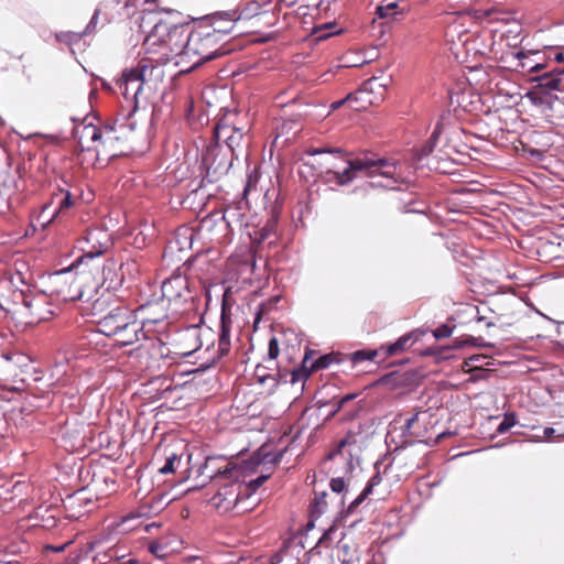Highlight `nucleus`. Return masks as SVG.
Here are the masks:
<instances>
[{
  "label": "nucleus",
  "instance_id": "46",
  "mask_svg": "<svg viewBox=\"0 0 564 564\" xmlns=\"http://www.w3.org/2000/svg\"><path fill=\"white\" fill-rule=\"evenodd\" d=\"M280 346L279 339L275 336H272L268 343V357L270 360H274L279 357Z\"/></svg>",
  "mask_w": 564,
  "mask_h": 564
},
{
  "label": "nucleus",
  "instance_id": "27",
  "mask_svg": "<svg viewBox=\"0 0 564 564\" xmlns=\"http://www.w3.org/2000/svg\"><path fill=\"white\" fill-rule=\"evenodd\" d=\"M204 23L206 21H214V24L225 22L227 23V26H214L215 29H230V32L234 30V26L236 22L239 21L238 19V10H227V11H216L209 15H206L204 19H202Z\"/></svg>",
  "mask_w": 564,
  "mask_h": 564
},
{
  "label": "nucleus",
  "instance_id": "32",
  "mask_svg": "<svg viewBox=\"0 0 564 564\" xmlns=\"http://www.w3.org/2000/svg\"><path fill=\"white\" fill-rule=\"evenodd\" d=\"M235 129L236 126L229 122L227 118L220 119L214 126V141L212 143L225 144Z\"/></svg>",
  "mask_w": 564,
  "mask_h": 564
},
{
  "label": "nucleus",
  "instance_id": "47",
  "mask_svg": "<svg viewBox=\"0 0 564 564\" xmlns=\"http://www.w3.org/2000/svg\"><path fill=\"white\" fill-rule=\"evenodd\" d=\"M99 14H100V10L96 9L95 12L93 13L88 24L86 25V28L82 32L84 36L85 35H89V34L95 32L96 25L98 23Z\"/></svg>",
  "mask_w": 564,
  "mask_h": 564
},
{
  "label": "nucleus",
  "instance_id": "58",
  "mask_svg": "<svg viewBox=\"0 0 564 564\" xmlns=\"http://www.w3.org/2000/svg\"><path fill=\"white\" fill-rule=\"evenodd\" d=\"M551 53H554L553 59L555 62L561 63V62L564 61V54L562 52H558V51H555V50L551 48Z\"/></svg>",
  "mask_w": 564,
  "mask_h": 564
},
{
  "label": "nucleus",
  "instance_id": "54",
  "mask_svg": "<svg viewBox=\"0 0 564 564\" xmlns=\"http://www.w3.org/2000/svg\"><path fill=\"white\" fill-rule=\"evenodd\" d=\"M376 17L379 19H386L390 15L384 6L380 4L376 8Z\"/></svg>",
  "mask_w": 564,
  "mask_h": 564
},
{
  "label": "nucleus",
  "instance_id": "50",
  "mask_svg": "<svg viewBox=\"0 0 564 564\" xmlns=\"http://www.w3.org/2000/svg\"><path fill=\"white\" fill-rule=\"evenodd\" d=\"M308 156H316L321 154H341V150L338 148L334 149H311L306 151Z\"/></svg>",
  "mask_w": 564,
  "mask_h": 564
},
{
  "label": "nucleus",
  "instance_id": "35",
  "mask_svg": "<svg viewBox=\"0 0 564 564\" xmlns=\"http://www.w3.org/2000/svg\"><path fill=\"white\" fill-rule=\"evenodd\" d=\"M381 482L379 473L375 474L368 481L362 492L356 497L348 506V512H352L372 492V489Z\"/></svg>",
  "mask_w": 564,
  "mask_h": 564
},
{
  "label": "nucleus",
  "instance_id": "44",
  "mask_svg": "<svg viewBox=\"0 0 564 564\" xmlns=\"http://www.w3.org/2000/svg\"><path fill=\"white\" fill-rule=\"evenodd\" d=\"M357 397H358L357 393H349V394H347L345 397H341L339 402H338V409L346 410V415L347 416H354L355 415V410L354 409H348V405Z\"/></svg>",
  "mask_w": 564,
  "mask_h": 564
},
{
  "label": "nucleus",
  "instance_id": "31",
  "mask_svg": "<svg viewBox=\"0 0 564 564\" xmlns=\"http://www.w3.org/2000/svg\"><path fill=\"white\" fill-rule=\"evenodd\" d=\"M15 191V182L13 178H4L0 182V214H4L11 208V196Z\"/></svg>",
  "mask_w": 564,
  "mask_h": 564
},
{
  "label": "nucleus",
  "instance_id": "17",
  "mask_svg": "<svg viewBox=\"0 0 564 564\" xmlns=\"http://www.w3.org/2000/svg\"><path fill=\"white\" fill-rule=\"evenodd\" d=\"M98 128L99 133L101 134L100 145L104 148V150L111 152V155H117L122 153V150H118L116 148V143L121 141L128 128L131 130L133 129V126H128L124 122L118 124V120H113L105 122Z\"/></svg>",
  "mask_w": 564,
  "mask_h": 564
},
{
  "label": "nucleus",
  "instance_id": "30",
  "mask_svg": "<svg viewBox=\"0 0 564 564\" xmlns=\"http://www.w3.org/2000/svg\"><path fill=\"white\" fill-rule=\"evenodd\" d=\"M101 134L99 133V128L96 124L88 123L85 124L80 131V135L78 138V144L82 147V150H93V148L86 143L98 142L100 144Z\"/></svg>",
  "mask_w": 564,
  "mask_h": 564
},
{
  "label": "nucleus",
  "instance_id": "62",
  "mask_svg": "<svg viewBox=\"0 0 564 564\" xmlns=\"http://www.w3.org/2000/svg\"><path fill=\"white\" fill-rule=\"evenodd\" d=\"M282 561V555L280 553H276L271 556L270 564H279Z\"/></svg>",
  "mask_w": 564,
  "mask_h": 564
},
{
  "label": "nucleus",
  "instance_id": "14",
  "mask_svg": "<svg viewBox=\"0 0 564 564\" xmlns=\"http://www.w3.org/2000/svg\"><path fill=\"white\" fill-rule=\"evenodd\" d=\"M199 471L202 475L214 480L239 479L241 476L240 468L223 456L207 457Z\"/></svg>",
  "mask_w": 564,
  "mask_h": 564
},
{
  "label": "nucleus",
  "instance_id": "42",
  "mask_svg": "<svg viewBox=\"0 0 564 564\" xmlns=\"http://www.w3.org/2000/svg\"><path fill=\"white\" fill-rule=\"evenodd\" d=\"M455 326L444 323L432 330L433 337L437 340L448 338L452 336Z\"/></svg>",
  "mask_w": 564,
  "mask_h": 564
},
{
  "label": "nucleus",
  "instance_id": "56",
  "mask_svg": "<svg viewBox=\"0 0 564 564\" xmlns=\"http://www.w3.org/2000/svg\"><path fill=\"white\" fill-rule=\"evenodd\" d=\"M142 514L143 513L141 512H131L122 519V524L127 523L130 520L139 519Z\"/></svg>",
  "mask_w": 564,
  "mask_h": 564
},
{
  "label": "nucleus",
  "instance_id": "24",
  "mask_svg": "<svg viewBox=\"0 0 564 564\" xmlns=\"http://www.w3.org/2000/svg\"><path fill=\"white\" fill-rule=\"evenodd\" d=\"M377 357L376 350L359 349L352 352L347 359H343V362H338L341 366V372L346 373L348 370L354 369L361 362H369L376 366L375 358Z\"/></svg>",
  "mask_w": 564,
  "mask_h": 564
},
{
  "label": "nucleus",
  "instance_id": "5",
  "mask_svg": "<svg viewBox=\"0 0 564 564\" xmlns=\"http://www.w3.org/2000/svg\"><path fill=\"white\" fill-rule=\"evenodd\" d=\"M441 134L442 123L437 122L430 137L421 145L411 150L410 161L414 169L426 167L430 171L445 172L442 164H445L449 156L445 150L436 148Z\"/></svg>",
  "mask_w": 564,
  "mask_h": 564
},
{
  "label": "nucleus",
  "instance_id": "15",
  "mask_svg": "<svg viewBox=\"0 0 564 564\" xmlns=\"http://www.w3.org/2000/svg\"><path fill=\"white\" fill-rule=\"evenodd\" d=\"M135 270L134 262H127L118 264L113 259H108L102 265V281L100 288L105 291H118L124 281V270Z\"/></svg>",
  "mask_w": 564,
  "mask_h": 564
},
{
  "label": "nucleus",
  "instance_id": "1",
  "mask_svg": "<svg viewBox=\"0 0 564 564\" xmlns=\"http://www.w3.org/2000/svg\"><path fill=\"white\" fill-rule=\"evenodd\" d=\"M248 208L247 199L234 200L224 209H216L204 216L199 221V230L212 242L228 246L238 231L242 232L248 228Z\"/></svg>",
  "mask_w": 564,
  "mask_h": 564
},
{
  "label": "nucleus",
  "instance_id": "49",
  "mask_svg": "<svg viewBox=\"0 0 564 564\" xmlns=\"http://www.w3.org/2000/svg\"><path fill=\"white\" fill-rule=\"evenodd\" d=\"M346 481L341 477L332 478L329 482L330 489L336 494H341L346 489Z\"/></svg>",
  "mask_w": 564,
  "mask_h": 564
},
{
  "label": "nucleus",
  "instance_id": "39",
  "mask_svg": "<svg viewBox=\"0 0 564 564\" xmlns=\"http://www.w3.org/2000/svg\"><path fill=\"white\" fill-rule=\"evenodd\" d=\"M82 32H73V31H61L55 34V39L63 44L74 45L77 44L83 39Z\"/></svg>",
  "mask_w": 564,
  "mask_h": 564
},
{
  "label": "nucleus",
  "instance_id": "13",
  "mask_svg": "<svg viewBox=\"0 0 564 564\" xmlns=\"http://www.w3.org/2000/svg\"><path fill=\"white\" fill-rule=\"evenodd\" d=\"M268 219L264 225L253 228L252 231H247L248 237L252 243H273L278 238V225L281 214V205L274 200L267 207Z\"/></svg>",
  "mask_w": 564,
  "mask_h": 564
},
{
  "label": "nucleus",
  "instance_id": "29",
  "mask_svg": "<svg viewBox=\"0 0 564 564\" xmlns=\"http://www.w3.org/2000/svg\"><path fill=\"white\" fill-rule=\"evenodd\" d=\"M121 339L119 341L120 346H131L134 343L139 341L141 337H144L143 327L135 321V318L131 322L130 325L126 329L121 332Z\"/></svg>",
  "mask_w": 564,
  "mask_h": 564
},
{
  "label": "nucleus",
  "instance_id": "57",
  "mask_svg": "<svg viewBox=\"0 0 564 564\" xmlns=\"http://www.w3.org/2000/svg\"><path fill=\"white\" fill-rule=\"evenodd\" d=\"M485 359H487V356L485 355H473L468 358L467 365H469V362H478Z\"/></svg>",
  "mask_w": 564,
  "mask_h": 564
},
{
  "label": "nucleus",
  "instance_id": "48",
  "mask_svg": "<svg viewBox=\"0 0 564 564\" xmlns=\"http://www.w3.org/2000/svg\"><path fill=\"white\" fill-rule=\"evenodd\" d=\"M258 183V175L256 172L249 173L247 175V182L242 191V197L243 199H247V194L251 191L252 187H254Z\"/></svg>",
  "mask_w": 564,
  "mask_h": 564
},
{
  "label": "nucleus",
  "instance_id": "40",
  "mask_svg": "<svg viewBox=\"0 0 564 564\" xmlns=\"http://www.w3.org/2000/svg\"><path fill=\"white\" fill-rule=\"evenodd\" d=\"M178 464H180V456L176 453L171 452V453L166 454L165 462H164L163 466H161L159 468V473L162 475L172 474L175 471L176 465H178Z\"/></svg>",
  "mask_w": 564,
  "mask_h": 564
},
{
  "label": "nucleus",
  "instance_id": "28",
  "mask_svg": "<svg viewBox=\"0 0 564 564\" xmlns=\"http://www.w3.org/2000/svg\"><path fill=\"white\" fill-rule=\"evenodd\" d=\"M149 69H153L150 64L145 62H139L137 66L127 68L122 72V77L119 84H126L128 80L144 84L145 74Z\"/></svg>",
  "mask_w": 564,
  "mask_h": 564
},
{
  "label": "nucleus",
  "instance_id": "22",
  "mask_svg": "<svg viewBox=\"0 0 564 564\" xmlns=\"http://www.w3.org/2000/svg\"><path fill=\"white\" fill-rule=\"evenodd\" d=\"M360 448L359 442L357 440V435L354 433H348L337 445L336 449L329 454V458L333 459L336 456H341L343 458L348 457V466L351 468V458L354 454Z\"/></svg>",
  "mask_w": 564,
  "mask_h": 564
},
{
  "label": "nucleus",
  "instance_id": "16",
  "mask_svg": "<svg viewBox=\"0 0 564 564\" xmlns=\"http://www.w3.org/2000/svg\"><path fill=\"white\" fill-rule=\"evenodd\" d=\"M83 192L78 186L70 184L65 177H61L57 183L56 191L51 194V202L61 214L63 210L75 205L80 198Z\"/></svg>",
  "mask_w": 564,
  "mask_h": 564
},
{
  "label": "nucleus",
  "instance_id": "53",
  "mask_svg": "<svg viewBox=\"0 0 564 564\" xmlns=\"http://www.w3.org/2000/svg\"><path fill=\"white\" fill-rule=\"evenodd\" d=\"M386 9L388 10V12H392V15H393V21H397L398 20V15H402L405 13V10L402 9L400 11H395V9L398 8V2H390L388 3L387 6H384Z\"/></svg>",
  "mask_w": 564,
  "mask_h": 564
},
{
  "label": "nucleus",
  "instance_id": "26",
  "mask_svg": "<svg viewBox=\"0 0 564 564\" xmlns=\"http://www.w3.org/2000/svg\"><path fill=\"white\" fill-rule=\"evenodd\" d=\"M425 203L419 200L412 193L403 194L398 198V210L404 214L425 215Z\"/></svg>",
  "mask_w": 564,
  "mask_h": 564
},
{
  "label": "nucleus",
  "instance_id": "36",
  "mask_svg": "<svg viewBox=\"0 0 564 564\" xmlns=\"http://www.w3.org/2000/svg\"><path fill=\"white\" fill-rule=\"evenodd\" d=\"M58 212L56 210V208L54 207V205L52 204V202H47L45 203L42 207H41V210L39 212L37 216H36V223L42 227V228H45L46 226H48L57 216H58Z\"/></svg>",
  "mask_w": 564,
  "mask_h": 564
},
{
  "label": "nucleus",
  "instance_id": "37",
  "mask_svg": "<svg viewBox=\"0 0 564 564\" xmlns=\"http://www.w3.org/2000/svg\"><path fill=\"white\" fill-rule=\"evenodd\" d=\"M237 10L239 20H250L262 12V8L254 0L247 1L237 8Z\"/></svg>",
  "mask_w": 564,
  "mask_h": 564
},
{
  "label": "nucleus",
  "instance_id": "38",
  "mask_svg": "<svg viewBox=\"0 0 564 564\" xmlns=\"http://www.w3.org/2000/svg\"><path fill=\"white\" fill-rule=\"evenodd\" d=\"M245 133L246 132L242 128L236 127L234 133L230 134V138L227 140V142L225 144L220 143V147H227L231 151L232 155L237 158L238 155L236 154V150L240 147Z\"/></svg>",
  "mask_w": 564,
  "mask_h": 564
},
{
  "label": "nucleus",
  "instance_id": "7",
  "mask_svg": "<svg viewBox=\"0 0 564 564\" xmlns=\"http://www.w3.org/2000/svg\"><path fill=\"white\" fill-rule=\"evenodd\" d=\"M562 75H564V67H554L549 72L532 77L531 80L535 85L527 93V97L533 105L551 109L554 101L558 99L553 95V91H562L564 89Z\"/></svg>",
  "mask_w": 564,
  "mask_h": 564
},
{
  "label": "nucleus",
  "instance_id": "12",
  "mask_svg": "<svg viewBox=\"0 0 564 564\" xmlns=\"http://www.w3.org/2000/svg\"><path fill=\"white\" fill-rule=\"evenodd\" d=\"M231 323L232 319L230 310L227 306L226 300H224L221 304L219 321L218 347L215 351H213L212 357L206 359V361L200 365L202 369H207L214 366L217 361H219L224 356H226L230 351Z\"/></svg>",
  "mask_w": 564,
  "mask_h": 564
},
{
  "label": "nucleus",
  "instance_id": "19",
  "mask_svg": "<svg viewBox=\"0 0 564 564\" xmlns=\"http://www.w3.org/2000/svg\"><path fill=\"white\" fill-rule=\"evenodd\" d=\"M477 346V347H494V344L485 341L481 337L466 336L465 338H455L451 346L442 347V348H433L427 347L424 351V356H435L440 358H447L448 356L444 355L445 351L451 349H459L464 346Z\"/></svg>",
  "mask_w": 564,
  "mask_h": 564
},
{
  "label": "nucleus",
  "instance_id": "3",
  "mask_svg": "<svg viewBox=\"0 0 564 564\" xmlns=\"http://www.w3.org/2000/svg\"><path fill=\"white\" fill-rule=\"evenodd\" d=\"M235 156L227 147L220 143H209L202 153L200 169L204 172L200 181L195 184L191 182V192L180 200L183 208H193L198 191L207 184H213L227 175L232 166Z\"/></svg>",
  "mask_w": 564,
  "mask_h": 564
},
{
  "label": "nucleus",
  "instance_id": "9",
  "mask_svg": "<svg viewBox=\"0 0 564 564\" xmlns=\"http://www.w3.org/2000/svg\"><path fill=\"white\" fill-rule=\"evenodd\" d=\"M84 246L82 247L83 254L78 257L70 267L66 269H62L55 274H64L73 271L75 268H78L83 263L87 261H91L100 256H102L111 246L110 235L107 230L95 228L91 230H87L85 237L83 238Z\"/></svg>",
  "mask_w": 564,
  "mask_h": 564
},
{
  "label": "nucleus",
  "instance_id": "2",
  "mask_svg": "<svg viewBox=\"0 0 564 564\" xmlns=\"http://www.w3.org/2000/svg\"><path fill=\"white\" fill-rule=\"evenodd\" d=\"M230 34V29H215L213 25H205L203 21L193 26L192 32L183 35L182 43L177 46L187 57L198 56L194 66L215 59L229 53L221 43Z\"/></svg>",
  "mask_w": 564,
  "mask_h": 564
},
{
  "label": "nucleus",
  "instance_id": "33",
  "mask_svg": "<svg viewBox=\"0 0 564 564\" xmlns=\"http://www.w3.org/2000/svg\"><path fill=\"white\" fill-rule=\"evenodd\" d=\"M377 79H378L377 77H372V78L364 82L360 90H358L357 93L348 94L345 98L336 100V101H333L330 104V110H336V109L340 108L343 105H345L346 102L357 101L358 100V94H364V93L372 91L373 85L377 83Z\"/></svg>",
  "mask_w": 564,
  "mask_h": 564
},
{
  "label": "nucleus",
  "instance_id": "52",
  "mask_svg": "<svg viewBox=\"0 0 564 564\" xmlns=\"http://www.w3.org/2000/svg\"><path fill=\"white\" fill-rule=\"evenodd\" d=\"M326 496H327L326 492H322L319 496L315 497L314 509L316 512L322 513L324 511V507L326 506V501H325Z\"/></svg>",
  "mask_w": 564,
  "mask_h": 564
},
{
  "label": "nucleus",
  "instance_id": "59",
  "mask_svg": "<svg viewBox=\"0 0 564 564\" xmlns=\"http://www.w3.org/2000/svg\"><path fill=\"white\" fill-rule=\"evenodd\" d=\"M334 532V528H330L328 529L323 535L322 538L319 539L318 541V544H322L324 543L325 541H327L328 539H330V535L332 533Z\"/></svg>",
  "mask_w": 564,
  "mask_h": 564
},
{
  "label": "nucleus",
  "instance_id": "23",
  "mask_svg": "<svg viewBox=\"0 0 564 564\" xmlns=\"http://www.w3.org/2000/svg\"><path fill=\"white\" fill-rule=\"evenodd\" d=\"M317 351L311 348H306L304 357L301 364L290 372V383L295 384L302 382V388H305V381L310 378V364L314 360V356Z\"/></svg>",
  "mask_w": 564,
  "mask_h": 564
},
{
  "label": "nucleus",
  "instance_id": "18",
  "mask_svg": "<svg viewBox=\"0 0 564 564\" xmlns=\"http://www.w3.org/2000/svg\"><path fill=\"white\" fill-rule=\"evenodd\" d=\"M338 362H343V359H338L334 352L319 355L317 358H315L310 364V376L318 370L327 369L329 367H334L335 369L332 371V375H334L336 378H338V382L334 381H327L322 384L321 388H338L340 383H346L343 381L338 373L341 372V366L338 365Z\"/></svg>",
  "mask_w": 564,
  "mask_h": 564
},
{
  "label": "nucleus",
  "instance_id": "34",
  "mask_svg": "<svg viewBox=\"0 0 564 564\" xmlns=\"http://www.w3.org/2000/svg\"><path fill=\"white\" fill-rule=\"evenodd\" d=\"M119 88L121 90L122 96L126 100H133L134 105L132 107V111L138 109V96L143 89L142 83H137L133 80H128L126 84H119Z\"/></svg>",
  "mask_w": 564,
  "mask_h": 564
},
{
  "label": "nucleus",
  "instance_id": "21",
  "mask_svg": "<svg viewBox=\"0 0 564 564\" xmlns=\"http://www.w3.org/2000/svg\"><path fill=\"white\" fill-rule=\"evenodd\" d=\"M514 58L518 61L517 67H521L523 70H527L529 73H539L545 67V65L541 61V53L538 51H518L514 54Z\"/></svg>",
  "mask_w": 564,
  "mask_h": 564
},
{
  "label": "nucleus",
  "instance_id": "8",
  "mask_svg": "<svg viewBox=\"0 0 564 564\" xmlns=\"http://www.w3.org/2000/svg\"><path fill=\"white\" fill-rule=\"evenodd\" d=\"M194 297L195 293L191 290L187 278L182 274H173L162 282L160 299L175 313L188 310L187 305Z\"/></svg>",
  "mask_w": 564,
  "mask_h": 564
},
{
  "label": "nucleus",
  "instance_id": "45",
  "mask_svg": "<svg viewBox=\"0 0 564 564\" xmlns=\"http://www.w3.org/2000/svg\"><path fill=\"white\" fill-rule=\"evenodd\" d=\"M514 425H516V416H514V414L513 413L506 414L503 420L498 425L497 432L499 434H503V433L509 431Z\"/></svg>",
  "mask_w": 564,
  "mask_h": 564
},
{
  "label": "nucleus",
  "instance_id": "64",
  "mask_svg": "<svg viewBox=\"0 0 564 564\" xmlns=\"http://www.w3.org/2000/svg\"><path fill=\"white\" fill-rule=\"evenodd\" d=\"M101 86H102L104 89H107V90L111 89V86L107 82H105V80L102 82Z\"/></svg>",
  "mask_w": 564,
  "mask_h": 564
},
{
  "label": "nucleus",
  "instance_id": "4",
  "mask_svg": "<svg viewBox=\"0 0 564 564\" xmlns=\"http://www.w3.org/2000/svg\"><path fill=\"white\" fill-rule=\"evenodd\" d=\"M304 169L313 170V175L321 176L324 172L327 174L326 182L335 181L338 186H344L352 182L357 173H362L365 176H373L379 173L386 178H391L394 166L389 163L387 159H371V158H357L349 160L347 166L341 172H334L332 169L323 170L322 164L314 162H304L302 164Z\"/></svg>",
  "mask_w": 564,
  "mask_h": 564
},
{
  "label": "nucleus",
  "instance_id": "20",
  "mask_svg": "<svg viewBox=\"0 0 564 564\" xmlns=\"http://www.w3.org/2000/svg\"><path fill=\"white\" fill-rule=\"evenodd\" d=\"M161 29L167 31V42L171 45L172 51L182 57H187L182 51V47H178L177 44L182 43L184 34L192 32L193 26H191L188 23L167 26L161 22L154 25L155 32H160Z\"/></svg>",
  "mask_w": 564,
  "mask_h": 564
},
{
  "label": "nucleus",
  "instance_id": "60",
  "mask_svg": "<svg viewBox=\"0 0 564 564\" xmlns=\"http://www.w3.org/2000/svg\"><path fill=\"white\" fill-rule=\"evenodd\" d=\"M262 304L259 306L258 311L256 312V315H254V321H253V324L254 325H258L262 318Z\"/></svg>",
  "mask_w": 564,
  "mask_h": 564
},
{
  "label": "nucleus",
  "instance_id": "41",
  "mask_svg": "<svg viewBox=\"0 0 564 564\" xmlns=\"http://www.w3.org/2000/svg\"><path fill=\"white\" fill-rule=\"evenodd\" d=\"M269 478L268 475H261L257 477L256 479L250 480L248 484H242V492L246 497L251 496L267 479Z\"/></svg>",
  "mask_w": 564,
  "mask_h": 564
},
{
  "label": "nucleus",
  "instance_id": "55",
  "mask_svg": "<svg viewBox=\"0 0 564 564\" xmlns=\"http://www.w3.org/2000/svg\"><path fill=\"white\" fill-rule=\"evenodd\" d=\"M299 0H278L276 8L281 10L282 7L291 8L297 3Z\"/></svg>",
  "mask_w": 564,
  "mask_h": 564
},
{
  "label": "nucleus",
  "instance_id": "61",
  "mask_svg": "<svg viewBox=\"0 0 564 564\" xmlns=\"http://www.w3.org/2000/svg\"><path fill=\"white\" fill-rule=\"evenodd\" d=\"M555 433V430L553 427H545L543 430L544 438L550 440Z\"/></svg>",
  "mask_w": 564,
  "mask_h": 564
},
{
  "label": "nucleus",
  "instance_id": "6",
  "mask_svg": "<svg viewBox=\"0 0 564 564\" xmlns=\"http://www.w3.org/2000/svg\"><path fill=\"white\" fill-rule=\"evenodd\" d=\"M408 360H402L389 371L378 376L375 380L365 384L364 388H419L429 386V377L416 368H404Z\"/></svg>",
  "mask_w": 564,
  "mask_h": 564
},
{
  "label": "nucleus",
  "instance_id": "10",
  "mask_svg": "<svg viewBox=\"0 0 564 564\" xmlns=\"http://www.w3.org/2000/svg\"><path fill=\"white\" fill-rule=\"evenodd\" d=\"M242 484L239 479H227L220 484L218 490L209 499V502L218 513L225 514L238 508L240 512H245L248 508H240L242 500Z\"/></svg>",
  "mask_w": 564,
  "mask_h": 564
},
{
  "label": "nucleus",
  "instance_id": "63",
  "mask_svg": "<svg viewBox=\"0 0 564 564\" xmlns=\"http://www.w3.org/2000/svg\"><path fill=\"white\" fill-rule=\"evenodd\" d=\"M376 50H377L376 47H372V48L368 52L369 59H364V61L361 62V64H364V63H368V62L372 61V59L376 57V54H375V53H376Z\"/></svg>",
  "mask_w": 564,
  "mask_h": 564
},
{
  "label": "nucleus",
  "instance_id": "11",
  "mask_svg": "<svg viewBox=\"0 0 564 564\" xmlns=\"http://www.w3.org/2000/svg\"><path fill=\"white\" fill-rule=\"evenodd\" d=\"M134 319L129 308L124 305H117L110 308L98 322V332L107 337L121 334Z\"/></svg>",
  "mask_w": 564,
  "mask_h": 564
},
{
  "label": "nucleus",
  "instance_id": "51",
  "mask_svg": "<svg viewBox=\"0 0 564 564\" xmlns=\"http://www.w3.org/2000/svg\"><path fill=\"white\" fill-rule=\"evenodd\" d=\"M149 551L159 558H163L166 555L165 547L159 543H151L149 545Z\"/></svg>",
  "mask_w": 564,
  "mask_h": 564
},
{
  "label": "nucleus",
  "instance_id": "43",
  "mask_svg": "<svg viewBox=\"0 0 564 564\" xmlns=\"http://www.w3.org/2000/svg\"><path fill=\"white\" fill-rule=\"evenodd\" d=\"M137 12V4L134 0H126L119 11L120 19H130Z\"/></svg>",
  "mask_w": 564,
  "mask_h": 564
},
{
  "label": "nucleus",
  "instance_id": "25",
  "mask_svg": "<svg viewBox=\"0 0 564 564\" xmlns=\"http://www.w3.org/2000/svg\"><path fill=\"white\" fill-rule=\"evenodd\" d=\"M423 335H424V332L420 330V329H415V330L409 332L406 334H403L395 341L389 344L386 347V354L394 355L399 351H402L405 348L413 345L414 343H416L417 340H420Z\"/></svg>",
  "mask_w": 564,
  "mask_h": 564
}]
</instances>
